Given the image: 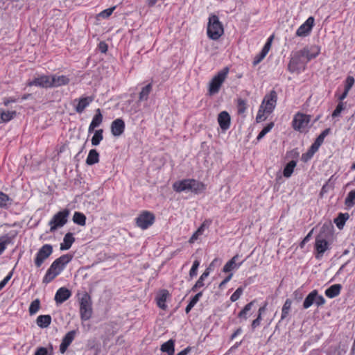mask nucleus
I'll return each mask as SVG.
<instances>
[{
    "mask_svg": "<svg viewBox=\"0 0 355 355\" xmlns=\"http://www.w3.org/2000/svg\"><path fill=\"white\" fill-rule=\"evenodd\" d=\"M345 205L347 207H352L355 205V190L349 192L345 198Z\"/></svg>",
    "mask_w": 355,
    "mask_h": 355,
    "instance_id": "obj_38",
    "label": "nucleus"
},
{
    "mask_svg": "<svg viewBox=\"0 0 355 355\" xmlns=\"http://www.w3.org/2000/svg\"><path fill=\"white\" fill-rule=\"evenodd\" d=\"M272 40V36L269 37L268 42L265 44V45L263 47L260 53H259L254 58V60L253 61L254 65L258 64L266 56V55L268 54V53L270 49Z\"/></svg>",
    "mask_w": 355,
    "mask_h": 355,
    "instance_id": "obj_18",
    "label": "nucleus"
},
{
    "mask_svg": "<svg viewBox=\"0 0 355 355\" xmlns=\"http://www.w3.org/2000/svg\"><path fill=\"white\" fill-rule=\"evenodd\" d=\"M28 86H38L42 87H52V76H41L27 83Z\"/></svg>",
    "mask_w": 355,
    "mask_h": 355,
    "instance_id": "obj_15",
    "label": "nucleus"
},
{
    "mask_svg": "<svg viewBox=\"0 0 355 355\" xmlns=\"http://www.w3.org/2000/svg\"><path fill=\"white\" fill-rule=\"evenodd\" d=\"M345 109V106L343 103L340 102L336 106L335 110L331 114V117L335 119L340 115L341 112Z\"/></svg>",
    "mask_w": 355,
    "mask_h": 355,
    "instance_id": "obj_47",
    "label": "nucleus"
},
{
    "mask_svg": "<svg viewBox=\"0 0 355 355\" xmlns=\"http://www.w3.org/2000/svg\"><path fill=\"white\" fill-rule=\"evenodd\" d=\"M218 122L223 130L228 129L230 125V114L225 111L221 112L218 115Z\"/></svg>",
    "mask_w": 355,
    "mask_h": 355,
    "instance_id": "obj_19",
    "label": "nucleus"
},
{
    "mask_svg": "<svg viewBox=\"0 0 355 355\" xmlns=\"http://www.w3.org/2000/svg\"><path fill=\"white\" fill-rule=\"evenodd\" d=\"M233 276L232 273H230L229 275L219 284V288H222L230 279Z\"/></svg>",
    "mask_w": 355,
    "mask_h": 355,
    "instance_id": "obj_58",
    "label": "nucleus"
},
{
    "mask_svg": "<svg viewBox=\"0 0 355 355\" xmlns=\"http://www.w3.org/2000/svg\"><path fill=\"white\" fill-rule=\"evenodd\" d=\"M261 320V316H260V314H259L257 318L252 321V327L253 329H254L257 327H258L260 324Z\"/></svg>",
    "mask_w": 355,
    "mask_h": 355,
    "instance_id": "obj_57",
    "label": "nucleus"
},
{
    "mask_svg": "<svg viewBox=\"0 0 355 355\" xmlns=\"http://www.w3.org/2000/svg\"><path fill=\"white\" fill-rule=\"evenodd\" d=\"M10 242V239L8 236H3L0 237V254L6 249V246Z\"/></svg>",
    "mask_w": 355,
    "mask_h": 355,
    "instance_id": "obj_46",
    "label": "nucleus"
},
{
    "mask_svg": "<svg viewBox=\"0 0 355 355\" xmlns=\"http://www.w3.org/2000/svg\"><path fill=\"white\" fill-rule=\"evenodd\" d=\"M173 188L177 192L191 191L199 193L205 190V185L195 180L188 179L175 182Z\"/></svg>",
    "mask_w": 355,
    "mask_h": 355,
    "instance_id": "obj_3",
    "label": "nucleus"
},
{
    "mask_svg": "<svg viewBox=\"0 0 355 355\" xmlns=\"http://www.w3.org/2000/svg\"><path fill=\"white\" fill-rule=\"evenodd\" d=\"M70 296L71 293L69 290L62 287L58 290L55 296V300L57 303L60 304L67 300Z\"/></svg>",
    "mask_w": 355,
    "mask_h": 355,
    "instance_id": "obj_21",
    "label": "nucleus"
},
{
    "mask_svg": "<svg viewBox=\"0 0 355 355\" xmlns=\"http://www.w3.org/2000/svg\"><path fill=\"white\" fill-rule=\"evenodd\" d=\"M16 102V99L15 98H7V99H5L4 101V105L6 106L8 105L9 103H15Z\"/></svg>",
    "mask_w": 355,
    "mask_h": 355,
    "instance_id": "obj_62",
    "label": "nucleus"
},
{
    "mask_svg": "<svg viewBox=\"0 0 355 355\" xmlns=\"http://www.w3.org/2000/svg\"><path fill=\"white\" fill-rule=\"evenodd\" d=\"M73 241L74 238L73 237L72 234L67 233L64 237L63 243L60 245V249L62 250L69 249Z\"/></svg>",
    "mask_w": 355,
    "mask_h": 355,
    "instance_id": "obj_29",
    "label": "nucleus"
},
{
    "mask_svg": "<svg viewBox=\"0 0 355 355\" xmlns=\"http://www.w3.org/2000/svg\"><path fill=\"white\" fill-rule=\"evenodd\" d=\"M239 258V255H235L229 261L226 263L224 266L223 271L224 272H230L232 270L238 269L242 264L243 262L236 263V261Z\"/></svg>",
    "mask_w": 355,
    "mask_h": 355,
    "instance_id": "obj_20",
    "label": "nucleus"
},
{
    "mask_svg": "<svg viewBox=\"0 0 355 355\" xmlns=\"http://www.w3.org/2000/svg\"><path fill=\"white\" fill-rule=\"evenodd\" d=\"M168 296H169V293L166 290L161 291L159 293V294L157 297V303L158 306L159 308H161L162 309L165 310L166 309L167 306L166 304V300L168 297Z\"/></svg>",
    "mask_w": 355,
    "mask_h": 355,
    "instance_id": "obj_23",
    "label": "nucleus"
},
{
    "mask_svg": "<svg viewBox=\"0 0 355 355\" xmlns=\"http://www.w3.org/2000/svg\"><path fill=\"white\" fill-rule=\"evenodd\" d=\"M53 248L51 245L46 244L43 245L38 251L35 259V263L37 267L41 266L45 259H46L52 253Z\"/></svg>",
    "mask_w": 355,
    "mask_h": 355,
    "instance_id": "obj_12",
    "label": "nucleus"
},
{
    "mask_svg": "<svg viewBox=\"0 0 355 355\" xmlns=\"http://www.w3.org/2000/svg\"><path fill=\"white\" fill-rule=\"evenodd\" d=\"M103 115L99 109L95 110V114L93 116L92 121L90 123V130L98 127L102 122Z\"/></svg>",
    "mask_w": 355,
    "mask_h": 355,
    "instance_id": "obj_27",
    "label": "nucleus"
},
{
    "mask_svg": "<svg viewBox=\"0 0 355 355\" xmlns=\"http://www.w3.org/2000/svg\"><path fill=\"white\" fill-rule=\"evenodd\" d=\"M223 33V27L218 17L216 15H211L209 17L207 25L208 37L213 40H216L222 36Z\"/></svg>",
    "mask_w": 355,
    "mask_h": 355,
    "instance_id": "obj_6",
    "label": "nucleus"
},
{
    "mask_svg": "<svg viewBox=\"0 0 355 355\" xmlns=\"http://www.w3.org/2000/svg\"><path fill=\"white\" fill-rule=\"evenodd\" d=\"M114 9L115 7H112L103 10L96 16V20H99L100 18L106 19L112 15Z\"/></svg>",
    "mask_w": 355,
    "mask_h": 355,
    "instance_id": "obj_41",
    "label": "nucleus"
},
{
    "mask_svg": "<svg viewBox=\"0 0 355 355\" xmlns=\"http://www.w3.org/2000/svg\"><path fill=\"white\" fill-rule=\"evenodd\" d=\"M98 49L101 52L105 53L107 50V45L105 42H101L98 44Z\"/></svg>",
    "mask_w": 355,
    "mask_h": 355,
    "instance_id": "obj_59",
    "label": "nucleus"
},
{
    "mask_svg": "<svg viewBox=\"0 0 355 355\" xmlns=\"http://www.w3.org/2000/svg\"><path fill=\"white\" fill-rule=\"evenodd\" d=\"M202 293L199 292L191 299V300L190 301V302L189 304H191V306L193 307L197 304V302L199 301V300L202 297Z\"/></svg>",
    "mask_w": 355,
    "mask_h": 355,
    "instance_id": "obj_53",
    "label": "nucleus"
},
{
    "mask_svg": "<svg viewBox=\"0 0 355 355\" xmlns=\"http://www.w3.org/2000/svg\"><path fill=\"white\" fill-rule=\"evenodd\" d=\"M229 71V67H225L212 78L208 87V93L210 96L215 95L219 92L220 87L227 77Z\"/></svg>",
    "mask_w": 355,
    "mask_h": 355,
    "instance_id": "obj_4",
    "label": "nucleus"
},
{
    "mask_svg": "<svg viewBox=\"0 0 355 355\" xmlns=\"http://www.w3.org/2000/svg\"><path fill=\"white\" fill-rule=\"evenodd\" d=\"M69 216V210L64 209L55 214L49 221L50 232H53L58 228L63 227L67 222Z\"/></svg>",
    "mask_w": 355,
    "mask_h": 355,
    "instance_id": "obj_7",
    "label": "nucleus"
},
{
    "mask_svg": "<svg viewBox=\"0 0 355 355\" xmlns=\"http://www.w3.org/2000/svg\"><path fill=\"white\" fill-rule=\"evenodd\" d=\"M326 131L323 132L316 139L315 143L311 146V151L309 153L310 155L309 157H311L313 154L318 150L319 146L321 145V144L323 141V139L326 135Z\"/></svg>",
    "mask_w": 355,
    "mask_h": 355,
    "instance_id": "obj_28",
    "label": "nucleus"
},
{
    "mask_svg": "<svg viewBox=\"0 0 355 355\" xmlns=\"http://www.w3.org/2000/svg\"><path fill=\"white\" fill-rule=\"evenodd\" d=\"M205 284H204V281L202 279V278H199L198 280L196 282V283L194 284V286L192 287L191 290L193 291H196V290H198V288L204 286Z\"/></svg>",
    "mask_w": 355,
    "mask_h": 355,
    "instance_id": "obj_54",
    "label": "nucleus"
},
{
    "mask_svg": "<svg viewBox=\"0 0 355 355\" xmlns=\"http://www.w3.org/2000/svg\"><path fill=\"white\" fill-rule=\"evenodd\" d=\"M277 96L275 91H271L266 95L258 111L256 121L259 123L264 121L275 109Z\"/></svg>",
    "mask_w": 355,
    "mask_h": 355,
    "instance_id": "obj_1",
    "label": "nucleus"
},
{
    "mask_svg": "<svg viewBox=\"0 0 355 355\" xmlns=\"http://www.w3.org/2000/svg\"><path fill=\"white\" fill-rule=\"evenodd\" d=\"M69 78L64 75L52 76V87L66 85L69 83Z\"/></svg>",
    "mask_w": 355,
    "mask_h": 355,
    "instance_id": "obj_22",
    "label": "nucleus"
},
{
    "mask_svg": "<svg viewBox=\"0 0 355 355\" xmlns=\"http://www.w3.org/2000/svg\"><path fill=\"white\" fill-rule=\"evenodd\" d=\"M253 303L254 301L246 304L243 309L239 313V318L246 320L248 319V313L251 310Z\"/></svg>",
    "mask_w": 355,
    "mask_h": 355,
    "instance_id": "obj_39",
    "label": "nucleus"
},
{
    "mask_svg": "<svg viewBox=\"0 0 355 355\" xmlns=\"http://www.w3.org/2000/svg\"><path fill=\"white\" fill-rule=\"evenodd\" d=\"M103 130L100 129L98 130H96L94 132V135H93L92 138V144L93 146H97L100 144V142L103 140Z\"/></svg>",
    "mask_w": 355,
    "mask_h": 355,
    "instance_id": "obj_33",
    "label": "nucleus"
},
{
    "mask_svg": "<svg viewBox=\"0 0 355 355\" xmlns=\"http://www.w3.org/2000/svg\"><path fill=\"white\" fill-rule=\"evenodd\" d=\"M238 109L239 113H243L245 111V104L243 101L239 102Z\"/></svg>",
    "mask_w": 355,
    "mask_h": 355,
    "instance_id": "obj_60",
    "label": "nucleus"
},
{
    "mask_svg": "<svg viewBox=\"0 0 355 355\" xmlns=\"http://www.w3.org/2000/svg\"><path fill=\"white\" fill-rule=\"evenodd\" d=\"M73 221L78 225H85L86 222V216L80 212H75L73 216Z\"/></svg>",
    "mask_w": 355,
    "mask_h": 355,
    "instance_id": "obj_37",
    "label": "nucleus"
},
{
    "mask_svg": "<svg viewBox=\"0 0 355 355\" xmlns=\"http://www.w3.org/2000/svg\"><path fill=\"white\" fill-rule=\"evenodd\" d=\"M329 230V225H324L320 230V233L317 236L315 239V248L318 252L317 258H319V255L322 256L324 252L328 249V242L325 239L323 238L322 234H325L326 232Z\"/></svg>",
    "mask_w": 355,
    "mask_h": 355,
    "instance_id": "obj_8",
    "label": "nucleus"
},
{
    "mask_svg": "<svg viewBox=\"0 0 355 355\" xmlns=\"http://www.w3.org/2000/svg\"><path fill=\"white\" fill-rule=\"evenodd\" d=\"M151 84H148L144 87H143L141 92L139 93V101H146L148 99L150 92H151Z\"/></svg>",
    "mask_w": 355,
    "mask_h": 355,
    "instance_id": "obj_34",
    "label": "nucleus"
},
{
    "mask_svg": "<svg viewBox=\"0 0 355 355\" xmlns=\"http://www.w3.org/2000/svg\"><path fill=\"white\" fill-rule=\"evenodd\" d=\"M10 203V200L8 196L3 192H0V207H6Z\"/></svg>",
    "mask_w": 355,
    "mask_h": 355,
    "instance_id": "obj_43",
    "label": "nucleus"
},
{
    "mask_svg": "<svg viewBox=\"0 0 355 355\" xmlns=\"http://www.w3.org/2000/svg\"><path fill=\"white\" fill-rule=\"evenodd\" d=\"M313 232V230H311V231L309 232V234H308L304 237V239H303V241L301 242V243H300V245L301 248H303V247H304V244H305L307 241H309V239H310V238H311V235H312Z\"/></svg>",
    "mask_w": 355,
    "mask_h": 355,
    "instance_id": "obj_56",
    "label": "nucleus"
},
{
    "mask_svg": "<svg viewBox=\"0 0 355 355\" xmlns=\"http://www.w3.org/2000/svg\"><path fill=\"white\" fill-rule=\"evenodd\" d=\"M315 304L318 306H322V305L324 304V303L326 302L325 299L322 295H318V291L316 290H315Z\"/></svg>",
    "mask_w": 355,
    "mask_h": 355,
    "instance_id": "obj_52",
    "label": "nucleus"
},
{
    "mask_svg": "<svg viewBox=\"0 0 355 355\" xmlns=\"http://www.w3.org/2000/svg\"><path fill=\"white\" fill-rule=\"evenodd\" d=\"M199 265H200V261L198 260L194 261L193 266L189 272V276L191 278L196 276L197 270H198Z\"/></svg>",
    "mask_w": 355,
    "mask_h": 355,
    "instance_id": "obj_49",
    "label": "nucleus"
},
{
    "mask_svg": "<svg viewBox=\"0 0 355 355\" xmlns=\"http://www.w3.org/2000/svg\"><path fill=\"white\" fill-rule=\"evenodd\" d=\"M307 63L297 51L293 52L288 64V70L292 73L299 74L306 69Z\"/></svg>",
    "mask_w": 355,
    "mask_h": 355,
    "instance_id": "obj_5",
    "label": "nucleus"
},
{
    "mask_svg": "<svg viewBox=\"0 0 355 355\" xmlns=\"http://www.w3.org/2000/svg\"><path fill=\"white\" fill-rule=\"evenodd\" d=\"M12 275V271L10 272L1 282H0V290H1L8 282Z\"/></svg>",
    "mask_w": 355,
    "mask_h": 355,
    "instance_id": "obj_55",
    "label": "nucleus"
},
{
    "mask_svg": "<svg viewBox=\"0 0 355 355\" xmlns=\"http://www.w3.org/2000/svg\"><path fill=\"white\" fill-rule=\"evenodd\" d=\"M205 224L202 223L201 226L194 232V234L192 235V236L189 239L190 243H193L199 236L202 235L205 231Z\"/></svg>",
    "mask_w": 355,
    "mask_h": 355,
    "instance_id": "obj_42",
    "label": "nucleus"
},
{
    "mask_svg": "<svg viewBox=\"0 0 355 355\" xmlns=\"http://www.w3.org/2000/svg\"><path fill=\"white\" fill-rule=\"evenodd\" d=\"M160 350L167 353L168 355H173L175 352V341L171 339L164 343L161 345Z\"/></svg>",
    "mask_w": 355,
    "mask_h": 355,
    "instance_id": "obj_24",
    "label": "nucleus"
},
{
    "mask_svg": "<svg viewBox=\"0 0 355 355\" xmlns=\"http://www.w3.org/2000/svg\"><path fill=\"white\" fill-rule=\"evenodd\" d=\"M320 47L318 45H310L297 51L299 53L309 62L311 60L315 58L320 53Z\"/></svg>",
    "mask_w": 355,
    "mask_h": 355,
    "instance_id": "obj_10",
    "label": "nucleus"
},
{
    "mask_svg": "<svg viewBox=\"0 0 355 355\" xmlns=\"http://www.w3.org/2000/svg\"><path fill=\"white\" fill-rule=\"evenodd\" d=\"M315 19L309 17L297 30L296 35L298 37H306L309 35L313 27Z\"/></svg>",
    "mask_w": 355,
    "mask_h": 355,
    "instance_id": "obj_14",
    "label": "nucleus"
},
{
    "mask_svg": "<svg viewBox=\"0 0 355 355\" xmlns=\"http://www.w3.org/2000/svg\"><path fill=\"white\" fill-rule=\"evenodd\" d=\"M348 217L347 214H340V216L335 220V223L339 229L343 228L344 223Z\"/></svg>",
    "mask_w": 355,
    "mask_h": 355,
    "instance_id": "obj_45",
    "label": "nucleus"
},
{
    "mask_svg": "<svg viewBox=\"0 0 355 355\" xmlns=\"http://www.w3.org/2000/svg\"><path fill=\"white\" fill-rule=\"evenodd\" d=\"M310 120L309 115L297 113L295 115L293 121V128L300 132L304 131L308 128Z\"/></svg>",
    "mask_w": 355,
    "mask_h": 355,
    "instance_id": "obj_9",
    "label": "nucleus"
},
{
    "mask_svg": "<svg viewBox=\"0 0 355 355\" xmlns=\"http://www.w3.org/2000/svg\"><path fill=\"white\" fill-rule=\"evenodd\" d=\"M291 304H292V302L289 299H287L286 300V302H284L283 307H282V310L281 320L285 319L287 317V315H288L291 308Z\"/></svg>",
    "mask_w": 355,
    "mask_h": 355,
    "instance_id": "obj_32",
    "label": "nucleus"
},
{
    "mask_svg": "<svg viewBox=\"0 0 355 355\" xmlns=\"http://www.w3.org/2000/svg\"><path fill=\"white\" fill-rule=\"evenodd\" d=\"M209 268H207L200 277V278H202L203 281L209 276Z\"/></svg>",
    "mask_w": 355,
    "mask_h": 355,
    "instance_id": "obj_63",
    "label": "nucleus"
},
{
    "mask_svg": "<svg viewBox=\"0 0 355 355\" xmlns=\"http://www.w3.org/2000/svg\"><path fill=\"white\" fill-rule=\"evenodd\" d=\"M89 101L87 98H82L78 100L77 105H76V110L78 113H81L88 105Z\"/></svg>",
    "mask_w": 355,
    "mask_h": 355,
    "instance_id": "obj_35",
    "label": "nucleus"
},
{
    "mask_svg": "<svg viewBox=\"0 0 355 355\" xmlns=\"http://www.w3.org/2000/svg\"><path fill=\"white\" fill-rule=\"evenodd\" d=\"M155 220L154 215L149 211L142 212L136 219L138 227L142 230H146L152 225Z\"/></svg>",
    "mask_w": 355,
    "mask_h": 355,
    "instance_id": "obj_11",
    "label": "nucleus"
},
{
    "mask_svg": "<svg viewBox=\"0 0 355 355\" xmlns=\"http://www.w3.org/2000/svg\"><path fill=\"white\" fill-rule=\"evenodd\" d=\"M296 166V162L295 161H291L289 162L286 166H285L284 169V176L286 178H290L294 171V168Z\"/></svg>",
    "mask_w": 355,
    "mask_h": 355,
    "instance_id": "obj_31",
    "label": "nucleus"
},
{
    "mask_svg": "<svg viewBox=\"0 0 355 355\" xmlns=\"http://www.w3.org/2000/svg\"><path fill=\"white\" fill-rule=\"evenodd\" d=\"M40 308V302L38 299L33 301L29 306V313L30 315L35 314Z\"/></svg>",
    "mask_w": 355,
    "mask_h": 355,
    "instance_id": "obj_40",
    "label": "nucleus"
},
{
    "mask_svg": "<svg viewBox=\"0 0 355 355\" xmlns=\"http://www.w3.org/2000/svg\"><path fill=\"white\" fill-rule=\"evenodd\" d=\"M125 130V123L121 119H117L112 121L111 124V132L114 137H119L123 134Z\"/></svg>",
    "mask_w": 355,
    "mask_h": 355,
    "instance_id": "obj_17",
    "label": "nucleus"
},
{
    "mask_svg": "<svg viewBox=\"0 0 355 355\" xmlns=\"http://www.w3.org/2000/svg\"><path fill=\"white\" fill-rule=\"evenodd\" d=\"M76 335V331L72 330L69 331L63 338L62 343L60 345V352L62 354H64L66 350L67 349V347L70 345V344L72 343L73 339L75 338V336Z\"/></svg>",
    "mask_w": 355,
    "mask_h": 355,
    "instance_id": "obj_16",
    "label": "nucleus"
},
{
    "mask_svg": "<svg viewBox=\"0 0 355 355\" xmlns=\"http://www.w3.org/2000/svg\"><path fill=\"white\" fill-rule=\"evenodd\" d=\"M80 300V312L81 318L83 320H87L89 319V295L86 292L78 293Z\"/></svg>",
    "mask_w": 355,
    "mask_h": 355,
    "instance_id": "obj_13",
    "label": "nucleus"
},
{
    "mask_svg": "<svg viewBox=\"0 0 355 355\" xmlns=\"http://www.w3.org/2000/svg\"><path fill=\"white\" fill-rule=\"evenodd\" d=\"M190 351H191V348L188 347L185 348L184 350L178 353L177 355H187Z\"/></svg>",
    "mask_w": 355,
    "mask_h": 355,
    "instance_id": "obj_61",
    "label": "nucleus"
},
{
    "mask_svg": "<svg viewBox=\"0 0 355 355\" xmlns=\"http://www.w3.org/2000/svg\"><path fill=\"white\" fill-rule=\"evenodd\" d=\"M99 162V155L96 150H90V165Z\"/></svg>",
    "mask_w": 355,
    "mask_h": 355,
    "instance_id": "obj_48",
    "label": "nucleus"
},
{
    "mask_svg": "<svg viewBox=\"0 0 355 355\" xmlns=\"http://www.w3.org/2000/svg\"><path fill=\"white\" fill-rule=\"evenodd\" d=\"M71 259V256L65 254L57 259L53 262L49 270H47L43 282L49 283L52 281L57 275H58L63 270L64 267Z\"/></svg>",
    "mask_w": 355,
    "mask_h": 355,
    "instance_id": "obj_2",
    "label": "nucleus"
},
{
    "mask_svg": "<svg viewBox=\"0 0 355 355\" xmlns=\"http://www.w3.org/2000/svg\"><path fill=\"white\" fill-rule=\"evenodd\" d=\"M354 78L352 76H348L345 80V89H346L347 92H349L353 85L354 84Z\"/></svg>",
    "mask_w": 355,
    "mask_h": 355,
    "instance_id": "obj_51",
    "label": "nucleus"
},
{
    "mask_svg": "<svg viewBox=\"0 0 355 355\" xmlns=\"http://www.w3.org/2000/svg\"><path fill=\"white\" fill-rule=\"evenodd\" d=\"M17 113L15 111H4L1 113V119L3 123L8 122L15 117Z\"/></svg>",
    "mask_w": 355,
    "mask_h": 355,
    "instance_id": "obj_36",
    "label": "nucleus"
},
{
    "mask_svg": "<svg viewBox=\"0 0 355 355\" xmlns=\"http://www.w3.org/2000/svg\"><path fill=\"white\" fill-rule=\"evenodd\" d=\"M209 268H207L200 277V278H202L203 281L209 276Z\"/></svg>",
    "mask_w": 355,
    "mask_h": 355,
    "instance_id": "obj_64",
    "label": "nucleus"
},
{
    "mask_svg": "<svg viewBox=\"0 0 355 355\" xmlns=\"http://www.w3.org/2000/svg\"><path fill=\"white\" fill-rule=\"evenodd\" d=\"M243 293V288H238L236 291L232 295V296L230 297V300L232 302H235L237 300L239 299V297H241V295H242Z\"/></svg>",
    "mask_w": 355,
    "mask_h": 355,
    "instance_id": "obj_50",
    "label": "nucleus"
},
{
    "mask_svg": "<svg viewBox=\"0 0 355 355\" xmlns=\"http://www.w3.org/2000/svg\"><path fill=\"white\" fill-rule=\"evenodd\" d=\"M51 322V318L49 315H42L37 317L36 320L37 324L40 328H46Z\"/></svg>",
    "mask_w": 355,
    "mask_h": 355,
    "instance_id": "obj_26",
    "label": "nucleus"
},
{
    "mask_svg": "<svg viewBox=\"0 0 355 355\" xmlns=\"http://www.w3.org/2000/svg\"><path fill=\"white\" fill-rule=\"evenodd\" d=\"M340 290V284H334L325 291V295L329 298H333L339 295Z\"/></svg>",
    "mask_w": 355,
    "mask_h": 355,
    "instance_id": "obj_25",
    "label": "nucleus"
},
{
    "mask_svg": "<svg viewBox=\"0 0 355 355\" xmlns=\"http://www.w3.org/2000/svg\"><path fill=\"white\" fill-rule=\"evenodd\" d=\"M315 290H313L306 296L303 303L304 309H306L309 308L311 306H312L313 304H315Z\"/></svg>",
    "mask_w": 355,
    "mask_h": 355,
    "instance_id": "obj_30",
    "label": "nucleus"
},
{
    "mask_svg": "<svg viewBox=\"0 0 355 355\" xmlns=\"http://www.w3.org/2000/svg\"><path fill=\"white\" fill-rule=\"evenodd\" d=\"M274 126L273 123L268 124L258 135L257 139L258 141L261 140L268 132H269Z\"/></svg>",
    "mask_w": 355,
    "mask_h": 355,
    "instance_id": "obj_44",
    "label": "nucleus"
}]
</instances>
